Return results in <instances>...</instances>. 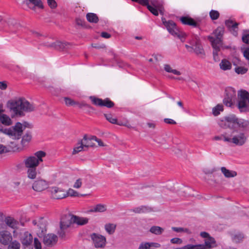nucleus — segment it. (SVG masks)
Wrapping results in <instances>:
<instances>
[{"label":"nucleus","instance_id":"obj_1","mask_svg":"<svg viewBox=\"0 0 249 249\" xmlns=\"http://www.w3.org/2000/svg\"><path fill=\"white\" fill-rule=\"evenodd\" d=\"M6 107L11 113L12 118L25 116L24 112L35 110L34 105L24 98H17L7 101Z\"/></svg>","mask_w":249,"mask_h":249},{"label":"nucleus","instance_id":"obj_2","mask_svg":"<svg viewBox=\"0 0 249 249\" xmlns=\"http://www.w3.org/2000/svg\"><path fill=\"white\" fill-rule=\"evenodd\" d=\"M218 124L223 128H236L246 134L249 132V120L239 119L234 114H229L224 117L219 122Z\"/></svg>","mask_w":249,"mask_h":249},{"label":"nucleus","instance_id":"obj_3","mask_svg":"<svg viewBox=\"0 0 249 249\" xmlns=\"http://www.w3.org/2000/svg\"><path fill=\"white\" fill-rule=\"evenodd\" d=\"M88 221L89 219L87 218L79 217L70 213L64 215L61 218L60 227L57 231V234L60 238L63 239L68 233L69 229L72 224L82 226L87 224Z\"/></svg>","mask_w":249,"mask_h":249},{"label":"nucleus","instance_id":"obj_4","mask_svg":"<svg viewBox=\"0 0 249 249\" xmlns=\"http://www.w3.org/2000/svg\"><path fill=\"white\" fill-rule=\"evenodd\" d=\"M230 129V131L223 134L224 142L237 146H242L247 142L248 134L236 128Z\"/></svg>","mask_w":249,"mask_h":249},{"label":"nucleus","instance_id":"obj_5","mask_svg":"<svg viewBox=\"0 0 249 249\" xmlns=\"http://www.w3.org/2000/svg\"><path fill=\"white\" fill-rule=\"evenodd\" d=\"M224 32V28L218 27L213 32L214 36H208V39L211 42L213 49V55L214 57L218 55V53L220 50V47H222V39Z\"/></svg>","mask_w":249,"mask_h":249},{"label":"nucleus","instance_id":"obj_6","mask_svg":"<svg viewBox=\"0 0 249 249\" xmlns=\"http://www.w3.org/2000/svg\"><path fill=\"white\" fill-rule=\"evenodd\" d=\"M46 154L43 151H38L34 155L27 157L24 160L23 163L26 168H33L37 167L41 162L43 161L42 158L45 157Z\"/></svg>","mask_w":249,"mask_h":249},{"label":"nucleus","instance_id":"obj_7","mask_svg":"<svg viewBox=\"0 0 249 249\" xmlns=\"http://www.w3.org/2000/svg\"><path fill=\"white\" fill-rule=\"evenodd\" d=\"M237 107L241 113L249 112V92L241 90L238 93Z\"/></svg>","mask_w":249,"mask_h":249},{"label":"nucleus","instance_id":"obj_8","mask_svg":"<svg viewBox=\"0 0 249 249\" xmlns=\"http://www.w3.org/2000/svg\"><path fill=\"white\" fill-rule=\"evenodd\" d=\"M162 21L168 31L173 36L179 38L182 42L184 41L185 34L180 31L176 24L171 20L166 21L165 18H162Z\"/></svg>","mask_w":249,"mask_h":249},{"label":"nucleus","instance_id":"obj_9","mask_svg":"<svg viewBox=\"0 0 249 249\" xmlns=\"http://www.w3.org/2000/svg\"><path fill=\"white\" fill-rule=\"evenodd\" d=\"M190 45H193L192 52H194L197 55L201 58H204L205 55L204 50L201 43L200 40L197 36H195L194 38L190 42Z\"/></svg>","mask_w":249,"mask_h":249},{"label":"nucleus","instance_id":"obj_10","mask_svg":"<svg viewBox=\"0 0 249 249\" xmlns=\"http://www.w3.org/2000/svg\"><path fill=\"white\" fill-rule=\"evenodd\" d=\"M236 96V91L232 88H229L225 89L224 97L223 100V104L227 107H231L232 104V101Z\"/></svg>","mask_w":249,"mask_h":249},{"label":"nucleus","instance_id":"obj_11","mask_svg":"<svg viewBox=\"0 0 249 249\" xmlns=\"http://www.w3.org/2000/svg\"><path fill=\"white\" fill-rule=\"evenodd\" d=\"M23 131L22 124L20 122H17L14 126L8 129H5V133L10 136H14L16 139H19L22 134Z\"/></svg>","mask_w":249,"mask_h":249},{"label":"nucleus","instance_id":"obj_12","mask_svg":"<svg viewBox=\"0 0 249 249\" xmlns=\"http://www.w3.org/2000/svg\"><path fill=\"white\" fill-rule=\"evenodd\" d=\"M89 98L94 105L97 106L106 107L108 108H111L114 106V103L108 98L102 100L92 96H90Z\"/></svg>","mask_w":249,"mask_h":249},{"label":"nucleus","instance_id":"obj_13","mask_svg":"<svg viewBox=\"0 0 249 249\" xmlns=\"http://www.w3.org/2000/svg\"><path fill=\"white\" fill-rule=\"evenodd\" d=\"M43 45L45 46L53 48L57 50H64L69 48L71 45L69 43L62 42L59 41H56L52 43H48V42L44 43Z\"/></svg>","mask_w":249,"mask_h":249},{"label":"nucleus","instance_id":"obj_14","mask_svg":"<svg viewBox=\"0 0 249 249\" xmlns=\"http://www.w3.org/2000/svg\"><path fill=\"white\" fill-rule=\"evenodd\" d=\"M91 238L95 248H103L105 246L106 240L104 236L93 233L91 235Z\"/></svg>","mask_w":249,"mask_h":249},{"label":"nucleus","instance_id":"obj_15","mask_svg":"<svg viewBox=\"0 0 249 249\" xmlns=\"http://www.w3.org/2000/svg\"><path fill=\"white\" fill-rule=\"evenodd\" d=\"M50 191L52 197L54 199H62L68 196V194H66L63 189L57 187H52Z\"/></svg>","mask_w":249,"mask_h":249},{"label":"nucleus","instance_id":"obj_16","mask_svg":"<svg viewBox=\"0 0 249 249\" xmlns=\"http://www.w3.org/2000/svg\"><path fill=\"white\" fill-rule=\"evenodd\" d=\"M225 24L230 32L235 36L238 35L239 23L233 20L229 19L226 20Z\"/></svg>","mask_w":249,"mask_h":249},{"label":"nucleus","instance_id":"obj_17","mask_svg":"<svg viewBox=\"0 0 249 249\" xmlns=\"http://www.w3.org/2000/svg\"><path fill=\"white\" fill-rule=\"evenodd\" d=\"M58 237L57 235L53 233H49L43 235V243L48 247H52L55 245L57 242Z\"/></svg>","mask_w":249,"mask_h":249},{"label":"nucleus","instance_id":"obj_18","mask_svg":"<svg viewBox=\"0 0 249 249\" xmlns=\"http://www.w3.org/2000/svg\"><path fill=\"white\" fill-rule=\"evenodd\" d=\"M48 187V182L46 180L42 179L36 180L32 186L33 189L36 192H41L47 189Z\"/></svg>","mask_w":249,"mask_h":249},{"label":"nucleus","instance_id":"obj_19","mask_svg":"<svg viewBox=\"0 0 249 249\" xmlns=\"http://www.w3.org/2000/svg\"><path fill=\"white\" fill-rule=\"evenodd\" d=\"M12 236L7 231H2L0 232V243L4 245H9L12 240Z\"/></svg>","mask_w":249,"mask_h":249},{"label":"nucleus","instance_id":"obj_20","mask_svg":"<svg viewBox=\"0 0 249 249\" xmlns=\"http://www.w3.org/2000/svg\"><path fill=\"white\" fill-rule=\"evenodd\" d=\"M4 222L7 226L14 230L17 229L19 225V222L11 216L5 217Z\"/></svg>","mask_w":249,"mask_h":249},{"label":"nucleus","instance_id":"obj_21","mask_svg":"<svg viewBox=\"0 0 249 249\" xmlns=\"http://www.w3.org/2000/svg\"><path fill=\"white\" fill-rule=\"evenodd\" d=\"M94 147V145L91 144H87V143H84V141L82 139L80 142H78V143L77 144V146L73 148L72 154V155L77 154L79 152L84 150V147Z\"/></svg>","mask_w":249,"mask_h":249},{"label":"nucleus","instance_id":"obj_22","mask_svg":"<svg viewBox=\"0 0 249 249\" xmlns=\"http://www.w3.org/2000/svg\"><path fill=\"white\" fill-rule=\"evenodd\" d=\"M47 221L43 218H40L38 221L37 227L38 229L39 236L43 235L44 232L46 231Z\"/></svg>","mask_w":249,"mask_h":249},{"label":"nucleus","instance_id":"obj_23","mask_svg":"<svg viewBox=\"0 0 249 249\" xmlns=\"http://www.w3.org/2000/svg\"><path fill=\"white\" fill-rule=\"evenodd\" d=\"M22 246H32L33 237L30 233L25 232L21 238Z\"/></svg>","mask_w":249,"mask_h":249},{"label":"nucleus","instance_id":"obj_24","mask_svg":"<svg viewBox=\"0 0 249 249\" xmlns=\"http://www.w3.org/2000/svg\"><path fill=\"white\" fill-rule=\"evenodd\" d=\"M182 23L185 25H189L194 27H197V23L193 18L189 17H182L180 18Z\"/></svg>","mask_w":249,"mask_h":249},{"label":"nucleus","instance_id":"obj_25","mask_svg":"<svg viewBox=\"0 0 249 249\" xmlns=\"http://www.w3.org/2000/svg\"><path fill=\"white\" fill-rule=\"evenodd\" d=\"M221 170L224 176L227 178H233L237 175L236 172L228 170L225 167H221Z\"/></svg>","mask_w":249,"mask_h":249},{"label":"nucleus","instance_id":"obj_26","mask_svg":"<svg viewBox=\"0 0 249 249\" xmlns=\"http://www.w3.org/2000/svg\"><path fill=\"white\" fill-rule=\"evenodd\" d=\"M219 66L220 69L223 71L229 70L231 68V62L227 59H223L219 64Z\"/></svg>","mask_w":249,"mask_h":249},{"label":"nucleus","instance_id":"obj_27","mask_svg":"<svg viewBox=\"0 0 249 249\" xmlns=\"http://www.w3.org/2000/svg\"><path fill=\"white\" fill-rule=\"evenodd\" d=\"M0 122L5 125H10L12 124V121L10 118L7 115L3 114L0 116Z\"/></svg>","mask_w":249,"mask_h":249},{"label":"nucleus","instance_id":"obj_28","mask_svg":"<svg viewBox=\"0 0 249 249\" xmlns=\"http://www.w3.org/2000/svg\"><path fill=\"white\" fill-rule=\"evenodd\" d=\"M149 231L153 234L159 235L163 233L164 229L159 226H153L150 228Z\"/></svg>","mask_w":249,"mask_h":249},{"label":"nucleus","instance_id":"obj_29","mask_svg":"<svg viewBox=\"0 0 249 249\" xmlns=\"http://www.w3.org/2000/svg\"><path fill=\"white\" fill-rule=\"evenodd\" d=\"M215 243V240L212 237H209L208 238L205 239V245H203L205 248L204 249H209L213 247Z\"/></svg>","mask_w":249,"mask_h":249},{"label":"nucleus","instance_id":"obj_30","mask_svg":"<svg viewBox=\"0 0 249 249\" xmlns=\"http://www.w3.org/2000/svg\"><path fill=\"white\" fill-rule=\"evenodd\" d=\"M86 18L88 21L91 23H96L99 20V18L96 14L92 13H88Z\"/></svg>","mask_w":249,"mask_h":249},{"label":"nucleus","instance_id":"obj_31","mask_svg":"<svg viewBox=\"0 0 249 249\" xmlns=\"http://www.w3.org/2000/svg\"><path fill=\"white\" fill-rule=\"evenodd\" d=\"M36 167L27 168V176L29 178L35 179L37 175Z\"/></svg>","mask_w":249,"mask_h":249},{"label":"nucleus","instance_id":"obj_32","mask_svg":"<svg viewBox=\"0 0 249 249\" xmlns=\"http://www.w3.org/2000/svg\"><path fill=\"white\" fill-rule=\"evenodd\" d=\"M26 3L27 5L32 3L39 8H44L43 3L41 0H26Z\"/></svg>","mask_w":249,"mask_h":249},{"label":"nucleus","instance_id":"obj_33","mask_svg":"<svg viewBox=\"0 0 249 249\" xmlns=\"http://www.w3.org/2000/svg\"><path fill=\"white\" fill-rule=\"evenodd\" d=\"M164 70L167 72L172 73L175 75H180L181 74V72L179 71L173 69L169 64L164 65Z\"/></svg>","mask_w":249,"mask_h":249},{"label":"nucleus","instance_id":"obj_34","mask_svg":"<svg viewBox=\"0 0 249 249\" xmlns=\"http://www.w3.org/2000/svg\"><path fill=\"white\" fill-rule=\"evenodd\" d=\"M205 248L203 245L199 244L193 245L191 244H188L182 248H176V249H204Z\"/></svg>","mask_w":249,"mask_h":249},{"label":"nucleus","instance_id":"obj_35","mask_svg":"<svg viewBox=\"0 0 249 249\" xmlns=\"http://www.w3.org/2000/svg\"><path fill=\"white\" fill-rule=\"evenodd\" d=\"M224 110L223 106L222 104H218L215 107L213 108V114L216 116L220 114V112Z\"/></svg>","mask_w":249,"mask_h":249},{"label":"nucleus","instance_id":"obj_36","mask_svg":"<svg viewBox=\"0 0 249 249\" xmlns=\"http://www.w3.org/2000/svg\"><path fill=\"white\" fill-rule=\"evenodd\" d=\"M244 238V235L242 232H238L232 236V240L236 243L242 242Z\"/></svg>","mask_w":249,"mask_h":249},{"label":"nucleus","instance_id":"obj_37","mask_svg":"<svg viewBox=\"0 0 249 249\" xmlns=\"http://www.w3.org/2000/svg\"><path fill=\"white\" fill-rule=\"evenodd\" d=\"M116 227V225L111 223L107 224L105 226L106 231L109 234H112L115 232Z\"/></svg>","mask_w":249,"mask_h":249},{"label":"nucleus","instance_id":"obj_38","mask_svg":"<svg viewBox=\"0 0 249 249\" xmlns=\"http://www.w3.org/2000/svg\"><path fill=\"white\" fill-rule=\"evenodd\" d=\"M150 210V209L147 206H142L139 207L135 208L132 210V211L135 213H145L146 212L149 211Z\"/></svg>","mask_w":249,"mask_h":249},{"label":"nucleus","instance_id":"obj_39","mask_svg":"<svg viewBox=\"0 0 249 249\" xmlns=\"http://www.w3.org/2000/svg\"><path fill=\"white\" fill-rule=\"evenodd\" d=\"M104 116L106 119L112 124H116L121 125V124L118 123L117 119L116 118H113L111 114H104Z\"/></svg>","mask_w":249,"mask_h":249},{"label":"nucleus","instance_id":"obj_40","mask_svg":"<svg viewBox=\"0 0 249 249\" xmlns=\"http://www.w3.org/2000/svg\"><path fill=\"white\" fill-rule=\"evenodd\" d=\"M106 211V206L104 205H102L101 204H97L94 208L93 210H92L91 212H103Z\"/></svg>","mask_w":249,"mask_h":249},{"label":"nucleus","instance_id":"obj_41","mask_svg":"<svg viewBox=\"0 0 249 249\" xmlns=\"http://www.w3.org/2000/svg\"><path fill=\"white\" fill-rule=\"evenodd\" d=\"M20 243L18 241L14 240L9 244L8 249H20Z\"/></svg>","mask_w":249,"mask_h":249},{"label":"nucleus","instance_id":"obj_42","mask_svg":"<svg viewBox=\"0 0 249 249\" xmlns=\"http://www.w3.org/2000/svg\"><path fill=\"white\" fill-rule=\"evenodd\" d=\"M210 17L213 20H216L219 17V13L216 10H212L209 13Z\"/></svg>","mask_w":249,"mask_h":249},{"label":"nucleus","instance_id":"obj_43","mask_svg":"<svg viewBox=\"0 0 249 249\" xmlns=\"http://www.w3.org/2000/svg\"><path fill=\"white\" fill-rule=\"evenodd\" d=\"M32 139V135L30 132H27L25 135L22 137L21 141L22 143L23 144L24 142H29Z\"/></svg>","mask_w":249,"mask_h":249},{"label":"nucleus","instance_id":"obj_44","mask_svg":"<svg viewBox=\"0 0 249 249\" xmlns=\"http://www.w3.org/2000/svg\"><path fill=\"white\" fill-rule=\"evenodd\" d=\"M64 101L65 104L68 106H74L76 104H78V102H75L71 98L69 97H65Z\"/></svg>","mask_w":249,"mask_h":249},{"label":"nucleus","instance_id":"obj_45","mask_svg":"<svg viewBox=\"0 0 249 249\" xmlns=\"http://www.w3.org/2000/svg\"><path fill=\"white\" fill-rule=\"evenodd\" d=\"M248 71V69L243 67H238L235 68V71L238 74H243Z\"/></svg>","mask_w":249,"mask_h":249},{"label":"nucleus","instance_id":"obj_46","mask_svg":"<svg viewBox=\"0 0 249 249\" xmlns=\"http://www.w3.org/2000/svg\"><path fill=\"white\" fill-rule=\"evenodd\" d=\"M11 151L9 147L4 146L2 144H0V154L7 153Z\"/></svg>","mask_w":249,"mask_h":249},{"label":"nucleus","instance_id":"obj_47","mask_svg":"<svg viewBox=\"0 0 249 249\" xmlns=\"http://www.w3.org/2000/svg\"><path fill=\"white\" fill-rule=\"evenodd\" d=\"M66 193L67 194H68V196H77L79 195L78 193L72 189H69L68 191Z\"/></svg>","mask_w":249,"mask_h":249},{"label":"nucleus","instance_id":"obj_48","mask_svg":"<svg viewBox=\"0 0 249 249\" xmlns=\"http://www.w3.org/2000/svg\"><path fill=\"white\" fill-rule=\"evenodd\" d=\"M82 184V179L79 178L75 181L74 184L73 185V187L76 189L80 188Z\"/></svg>","mask_w":249,"mask_h":249},{"label":"nucleus","instance_id":"obj_49","mask_svg":"<svg viewBox=\"0 0 249 249\" xmlns=\"http://www.w3.org/2000/svg\"><path fill=\"white\" fill-rule=\"evenodd\" d=\"M47 3L49 7L52 9L55 8L57 6V3L55 0H47Z\"/></svg>","mask_w":249,"mask_h":249},{"label":"nucleus","instance_id":"obj_50","mask_svg":"<svg viewBox=\"0 0 249 249\" xmlns=\"http://www.w3.org/2000/svg\"><path fill=\"white\" fill-rule=\"evenodd\" d=\"M172 229L174 231L177 232H187L188 230L187 229H184L183 228L181 227H172Z\"/></svg>","mask_w":249,"mask_h":249},{"label":"nucleus","instance_id":"obj_51","mask_svg":"<svg viewBox=\"0 0 249 249\" xmlns=\"http://www.w3.org/2000/svg\"><path fill=\"white\" fill-rule=\"evenodd\" d=\"M148 9L154 15L158 16L159 14L158 11L155 7L151 5L148 6Z\"/></svg>","mask_w":249,"mask_h":249},{"label":"nucleus","instance_id":"obj_52","mask_svg":"<svg viewBox=\"0 0 249 249\" xmlns=\"http://www.w3.org/2000/svg\"><path fill=\"white\" fill-rule=\"evenodd\" d=\"M150 248L149 243H142L140 244L138 249H149Z\"/></svg>","mask_w":249,"mask_h":249},{"label":"nucleus","instance_id":"obj_53","mask_svg":"<svg viewBox=\"0 0 249 249\" xmlns=\"http://www.w3.org/2000/svg\"><path fill=\"white\" fill-rule=\"evenodd\" d=\"M76 105H78V106L80 108H82L83 107H87L90 108V109L94 110V108L93 107H92L91 106L86 104L84 102H82L80 103H78V104H76Z\"/></svg>","mask_w":249,"mask_h":249},{"label":"nucleus","instance_id":"obj_54","mask_svg":"<svg viewBox=\"0 0 249 249\" xmlns=\"http://www.w3.org/2000/svg\"><path fill=\"white\" fill-rule=\"evenodd\" d=\"M4 22H6L9 27L14 26L16 24V20L12 18H9L7 21L4 20Z\"/></svg>","mask_w":249,"mask_h":249},{"label":"nucleus","instance_id":"obj_55","mask_svg":"<svg viewBox=\"0 0 249 249\" xmlns=\"http://www.w3.org/2000/svg\"><path fill=\"white\" fill-rule=\"evenodd\" d=\"M34 246L36 249H41V243L39 242V241L38 240V239L36 238H35L34 239Z\"/></svg>","mask_w":249,"mask_h":249},{"label":"nucleus","instance_id":"obj_56","mask_svg":"<svg viewBox=\"0 0 249 249\" xmlns=\"http://www.w3.org/2000/svg\"><path fill=\"white\" fill-rule=\"evenodd\" d=\"M171 242L172 244H181L182 243V240L179 238H173L171 240Z\"/></svg>","mask_w":249,"mask_h":249},{"label":"nucleus","instance_id":"obj_57","mask_svg":"<svg viewBox=\"0 0 249 249\" xmlns=\"http://www.w3.org/2000/svg\"><path fill=\"white\" fill-rule=\"evenodd\" d=\"M242 39L245 43L249 44V34L244 35L242 36Z\"/></svg>","mask_w":249,"mask_h":249},{"label":"nucleus","instance_id":"obj_58","mask_svg":"<svg viewBox=\"0 0 249 249\" xmlns=\"http://www.w3.org/2000/svg\"><path fill=\"white\" fill-rule=\"evenodd\" d=\"M76 24L77 25L81 26L83 27H84L85 26V24H86L85 21L81 19H79V18L76 19Z\"/></svg>","mask_w":249,"mask_h":249},{"label":"nucleus","instance_id":"obj_59","mask_svg":"<svg viewBox=\"0 0 249 249\" xmlns=\"http://www.w3.org/2000/svg\"><path fill=\"white\" fill-rule=\"evenodd\" d=\"M164 122L166 124H175L177 123L173 120L169 118H165L164 119Z\"/></svg>","mask_w":249,"mask_h":249},{"label":"nucleus","instance_id":"obj_60","mask_svg":"<svg viewBox=\"0 0 249 249\" xmlns=\"http://www.w3.org/2000/svg\"><path fill=\"white\" fill-rule=\"evenodd\" d=\"M97 138L95 136H92L90 138H88V137H87V135H85L84 136V137H83V141H87V140H89V141H91V140H94V141H96L97 140Z\"/></svg>","mask_w":249,"mask_h":249},{"label":"nucleus","instance_id":"obj_61","mask_svg":"<svg viewBox=\"0 0 249 249\" xmlns=\"http://www.w3.org/2000/svg\"><path fill=\"white\" fill-rule=\"evenodd\" d=\"M244 56L247 59L249 60V47L246 48L243 51Z\"/></svg>","mask_w":249,"mask_h":249},{"label":"nucleus","instance_id":"obj_62","mask_svg":"<svg viewBox=\"0 0 249 249\" xmlns=\"http://www.w3.org/2000/svg\"><path fill=\"white\" fill-rule=\"evenodd\" d=\"M7 85L5 81L0 82V89L5 90L6 89Z\"/></svg>","mask_w":249,"mask_h":249},{"label":"nucleus","instance_id":"obj_63","mask_svg":"<svg viewBox=\"0 0 249 249\" xmlns=\"http://www.w3.org/2000/svg\"><path fill=\"white\" fill-rule=\"evenodd\" d=\"M101 36L102 37H104L105 38H109L111 37L110 34H109L107 32H103L101 33Z\"/></svg>","mask_w":249,"mask_h":249},{"label":"nucleus","instance_id":"obj_64","mask_svg":"<svg viewBox=\"0 0 249 249\" xmlns=\"http://www.w3.org/2000/svg\"><path fill=\"white\" fill-rule=\"evenodd\" d=\"M31 32L32 33V34L33 35H34V36L35 37H39L40 36H43V35L41 34H40V33H38V32L35 31L31 30Z\"/></svg>","mask_w":249,"mask_h":249}]
</instances>
